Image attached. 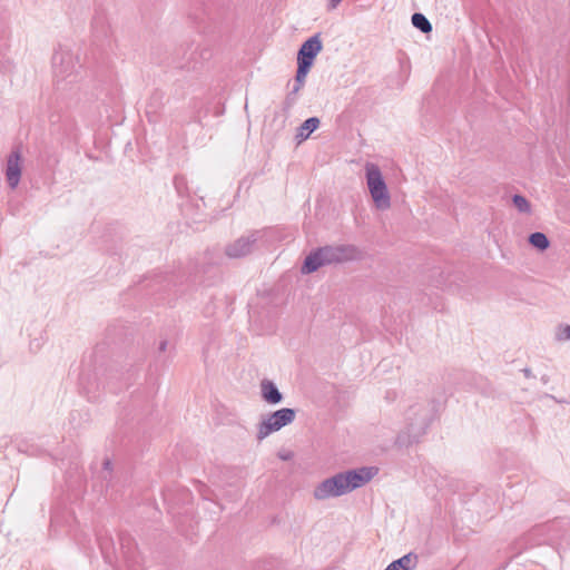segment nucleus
Returning <instances> with one entry per match:
<instances>
[{"instance_id":"423d86ee","label":"nucleus","mask_w":570,"mask_h":570,"mask_svg":"<svg viewBox=\"0 0 570 570\" xmlns=\"http://www.w3.org/2000/svg\"><path fill=\"white\" fill-rule=\"evenodd\" d=\"M348 493L343 472L327 478L314 489V498L318 501L337 498Z\"/></svg>"},{"instance_id":"5701e85b","label":"nucleus","mask_w":570,"mask_h":570,"mask_svg":"<svg viewBox=\"0 0 570 570\" xmlns=\"http://www.w3.org/2000/svg\"><path fill=\"white\" fill-rule=\"evenodd\" d=\"M523 372H524V375H525L527 377H529V376L531 375V372H530V370H528V368H525Z\"/></svg>"},{"instance_id":"2eb2a0df","label":"nucleus","mask_w":570,"mask_h":570,"mask_svg":"<svg viewBox=\"0 0 570 570\" xmlns=\"http://www.w3.org/2000/svg\"><path fill=\"white\" fill-rule=\"evenodd\" d=\"M529 243L539 250L547 249L550 244L548 237L541 232L532 233L529 236Z\"/></svg>"},{"instance_id":"dca6fc26","label":"nucleus","mask_w":570,"mask_h":570,"mask_svg":"<svg viewBox=\"0 0 570 570\" xmlns=\"http://www.w3.org/2000/svg\"><path fill=\"white\" fill-rule=\"evenodd\" d=\"M512 203L519 212L524 214L530 213L531 206L525 197L521 195H514L512 198Z\"/></svg>"},{"instance_id":"1a4fd4ad","label":"nucleus","mask_w":570,"mask_h":570,"mask_svg":"<svg viewBox=\"0 0 570 570\" xmlns=\"http://www.w3.org/2000/svg\"><path fill=\"white\" fill-rule=\"evenodd\" d=\"M21 153L18 148L13 149L7 158L6 179L11 189H14L21 178Z\"/></svg>"},{"instance_id":"4be33fe9","label":"nucleus","mask_w":570,"mask_h":570,"mask_svg":"<svg viewBox=\"0 0 570 570\" xmlns=\"http://www.w3.org/2000/svg\"><path fill=\"white\" fill-rule=\"evenodd\" d=\"M166 347H167V341H161L159 344V351L164 352V351H166Z\"/></svg>"},{"instance_id":"a211bd4d","label":"nucleus","mask_w":570,"mask_h":570,"mask_svg":"<svg viewBox=\"0 0 570 570\" xmlns=\"http://www.w3.org/2000/svg\"><path fill=\"white\" fill-rule=\"evenodd\" d=\"M557 338L560 341L570 340V325L560 326L557 333Z\"/></svg>"},{"instance_id":"39448f33","label":"nucleus","mask_w":570,"mask_h":570,"mask_svg":"<svg viewBox=\"0 0 570 570\" xmlns=\"http://www.w3.org/2000/svg\"><path fill=\"white\" fill-rule=\"evenodd\" d=\"M295 411L288 407L279 409L266 415L258 424L257 439L262 441L271 433L277 432L282 428L291 424L295 420Z\"/></svg>"},{"instance_id":"6e6552de","label":"nucleus","mask_w":570,"mask_h":570,"mask_svg":"<svg viewBox=\"0 0 570 570\" xmlns=\"http://www.w3.org/2000/svg\"><path fill=\"white\" fill-rule=\"evenodd\" d=\"M323 45L320 33L303 42L297 53V62L313 66L315 57L322 51Z\"/></svg>"},{"instance_id":"f03ea898","label":"nucleus","mask_w":570,"mask_h":570,"mask_svg":"<svg viewBox=\"0 0 570 570\" xmlns=\"http://www.w3.org/2000/svg\"><path fill=\"white\" fill-rule=\"evenodd\" d=\"M80 67L79 56L60 47L52 56L53 78L58 89L66 90L69 85L75 83Z\"/></svg>"},{"instance_id":"412c9836","label":"nucleus","mask_w":570,"mask_h":570,"mask_svg":"<svg viewBox=\"0 0 570 570\" xmlns=\"http://www.w3.org/2000/svg\"><path fill=\"white\" fill-rule=\"evenodd\" d=\"M303 85H304V83H297V82H295V85H294V87H293V89H292V91H291V95H296V94L302 89Z\"/></svg>"},{"instance_id":"f257e3e1","label":"nucleus","mask_w":570,"mask_h":570,"mask_svg":"<svg viewBox=\"0 0 570 570\" xmlns=\"http://www.w3.org/2000/svg\"><path fill=\"white\" fill-rule=\"evenodd\" d=\"M363 252L351 244L327 245L312 250L304 259L302 274H312L322 266L361 261Z\"/></svg>"},{"instance_id":"f8f14e48","label":"nucleus","mask_w":570,"mask_h":570,"mask_svg":"<svg viewBox=\"0 0 570 570\" xmlns=\"http://www.w3.org/2000/svg\"><path fill=\"white\" fill-rule=\"evenodd\" d=\"M417 560V554L410 552L391 562L384 570H415Z\"/></svg>"},{"instance_id":"9d476101","label":"nucleus","mask_w":570,"mask_h":570,"mask_svg":"<svg viewBox=\"0 0 570 570\" xmlns=\"http://www.w3.org/2000/svg\"><path fill=\"white\" fill-rule=\"evenodd\" d=\"M257 233H252L247 236H242L234 243L226 246L225 253L230 258H239L249 254L253 249Z\"/></svg>"},{"instance_id":"aec40b11","label":"nucleus","mask_w":570,"mask_h":570,"mask_svg":"<svg viewBox=\"0 0 570 570\" xmlns=\"http://www.w3.org/2000/svg\"><path fill=\"white\" fill-rule=\"evenodd\" d=\"M342 0H328L327 9L334 10L337 8V6L341 3Z\"/></svg>"},{"instance_id":"ddd939ff","label":"nucleus","mask_w":570,"mask_h":570,"mask_svg":"<svg viewBox=\"0 0 570 570\" xmlns=\"http://www.w3.org/2000/svg\"><path fill=\"white\" fill-rule=\"evenodd\" d=\"M320 119L317 117H311L306 119L297 129L296 138L299 141L307 139L313 131L320 126Z\"/></svg>"},{"instance_id":"20e7f679","label":"nucleus","mask_w":570,"mask_h":570,"mask_svg":"<svg viewBox=\"0 0 570 570\" xmlns=\"http://www.w3.org/2000/svg\"><path fill=\"white\" fill-rule=\"evenodd\" d=\"M365 178L375 207L380 210L389 209L391 207V196L380 167L376 164L366 163Z\"/></svg>"},{"instance_id":"7ed1b4c3","label":"nucleus","mask_w":570,"mask_h":570,"mask_svg":"<svg viewBox=\"0 0 570 570\" xmlns=\"http://www.w3.org/2000/svg\"><path fill=\"white\" fill-rule=\"evenodd\" d=\"M406 420L409 421L406 429L399 433L395 441L399 446L405 448L419 442L425 434L431 417L425 405L416 404L409 409Z\"/></svg>"},{"instance_id":"6ab92c4d","label":"nucleus","mask_w":570,"mask_h":570,"mask_svg":"<svg viewBox=\"0 0 570 570\" xmlns=\"http://www.w3.org/2000/svg\"><path fill=\"white\" fill-rule=\"evenodd\" d=\"M278 458L283 461H289L294 458V452L289 450H281L277 453Z\"/></svg>"},{"instance_id":"f3484780","label":"nucleus","mask_w":570,"mask_h":570,"mask_svg":"<svg viewBox=\"0 0 570 570\" xmlns=\"http://www.w3.org/2000/svg\"><path fill=\"white\" fill-rule=\"evenodd\" d=\"M311 67L312 66H309V65H307L305 62L304 63L297 62V70H296V76H295V82L304 83Z\"/></svg>"},{"instance_id":"9b49d317","label":"nucleus","mask_w":570,"mask_h":570,"mask_svg":"<svg viewBox=\"0 0 570 570\" xmlns=\"http://www.w3.org/2000/svg\"><path fill=\"white\" fill-rule=\"evenodd\" d=\"M261 395L262 399L268 404H278L283 401V394L274 382L264 379L261 381Z\"/></svg>"},{"instance_id":"0eeeda50","label":"nucleus","mask_w":570,"mask_h":570,"mask_svg":"<svg viewBox=\"0 0 570 570\" xmlns=\"http://www.w3.org/2000/svg\"><path fill=\"white\" fill-rule=\"evenodd\" d=\"M376 472L377 469L373 466H363L343 472L348 493L370 482Z\"/></svg>"},{"instance_id":"4468645a","label":"nucleus","mask_w":570,"mask_h":570,"mask_svg":"<svg viewBox=\"0 0 570 570\" xmlns=\"http://www.w3.org/2000/svg\"><path fill=\"white\" fill-rule=\"evenodd\" d=\"M411 20L412 24L424 33H428L432 30L431 22L426 19V17L423 13L415 12L412 16Z\"/></svg>"},{"instance_id":"b1692460","label":"nucleus","mask_w":570,"mask_h":570,"mask_svg":"<svg viewBox=\"0 0 570 570\" xmlns=\"http://www.w3.org/2000/svg\"><path fill=\"white\" fill-rule=\"evenodd\" d=\"M104 465H105V469H107V470H108V469H109V466H110V461H108V460H107V461H105Z\"/></svg>"}]
</instances>
